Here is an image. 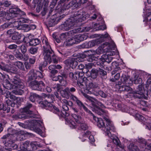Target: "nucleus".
Segmentation results:
<instances>
[{
	"instance_id": "nucleus-1",
	"label": "nucleus",
	"mask_w": 151,
	"mask_h": 151,
	"mask_svg": "<svg viewBox=\"0 0 151 151\" xmlns=\"http://www.w3.org/2000/svg\"><path fill=\"white\" fill-rule=\"evenodd\" d=\"M91 114L93 116V119L97 122L98 127L102 129V130L104 132L106 136L111 137V134L110 131H114L115 129L114 125L108 118V117L106 116L103 117L106 122L105 125V122L101 118L96 117L92 113H91Z\"/></svg>"
},
{
	"instance_id": "nucleus-2",
	"label": "nucleus",
	"mask_w": 151,
	"mask_h": 151,
	"mask_svg": "<svg viewBox=\"0 0 151 151\" xmlns=\"http://www.w3.org/2000/svg\"><path fill=\"white\" fill-rule=\"evenodd\" d=\"M83 15V13L82 11L75 12L73 16L68 19L62 25L63 29L67 31L76 26V23L82 22Z\"/></svg>"
},
{
	"instance_id": "nucleus-3",
	"label": "nucleus",
	"mask_w": 151,
	"mask_h": 151,
	"mask_svg": "<svg viewBox=\"0 0 151 151\" xmlns=\"http://www.w3.org/2000/svg\"><path fill=\"white\" fill-rule=\"evenodd\" d=\"M8 134L4 135L2 137V139H5L6 138H7V137H16V134H17L18 135L17 137H20L21 138V139H19L20 140L22 141L23 140V135L25 134V132L21 130L18 132L12 128H9L8 129Z\"/></svg>"
},
{
	"instance_id": "nucleus-4",
	"label": "nucleus",
	"mask_w": 151,
	"mask_h": 151,
	"mask_svg": "<svg viewBox=\"0 0 151 151\" xmlns=\"http://www.w3.org/2000/svg\"><path fill=\"white\" fill-rule=\"evenodd\" d=\"M29 21V20L28 19L21 17L18 19L17 21L13 20L12 21L10 22V27H15L17 29H22L23 23H28Z\"/></svg>"
},
{
	"instance_id": "nucleus-5",
	"label": "nucleus",
	"mask_w": 151,
	"mask_h": 151,
	"mask_svg": "<svg viewBox=\"0 0 151 151\" xmlns=\"http://www.w3.org/2000/svg\"><path fill=\"white\" fill-rule=\"evenodd\" d=\"M140 144V148L144 150L143 151H151V142L150 140L146 141L142 138H139L137 140Z\"/></svg>"
},
{
	"instance_id": "nucleus-6",
	"label": "nucleus",
	"mask_w": 151,
	"mask_h": 151,
	"mask_svg": "<svg viewBox=\"0 0 151 151\" xmlns=\"http://www.w3.org/2000/svg\"><path fill=\"white\" fill-rule=\"evenodd\" d=\"M29 85L32 89L39 91L44 90L45 87V84L42 81H34L30 83Z\"/></svg>"
},
{
	"instance_id": "nucleus-7",
	"label": "nucleus",
	"mask_w": 151,
	"mask_h": 151,
	"mask_svg": "<svg viewBox=\"0 0 151 151\" xmlns=\"http://www.w3.org/2000/svg\"><path fill=\"white\" fill-rule=\"evenodd\" d=\"M70 99L75 102V103L76 104V105L78 107L79 109L80 110H81L82 109H83L84 110L87 112H90L91 113V112L88 109L82 101L76 96L73 94H71L70 96Z\"/></svg>"
},
{
	"instance_id": "nucleus-8",
	"label": "nucleus",
	"mask_w": 151,
	"mask_h": 151,
	"mask_svg": "<svg viewBox=\"0 0 151 151\" xmlns=\"http://www.w3.org/2000/svg\"><path fill=\"white\" fill-rule=\"evenodd\" d=\"M10 81L14 85V86L12 85L13 88L12 89H13L15 87L19 88H24V86L23 83L19 77L16 76H14L10 79Z\"/></svg>"
},
{
	"instance_id": "nucleus-9",
	"label": "nucleus",
	"mask_w": 151,
	"mask_h": 151,
	"mask_svg": "<svg viewBox=\"0 0 151 151\" xmlns=\"http://www.w3.org/2000/svg\"><path fill=\"white\" fill-rule=\"evenodd\" d=\"M9 77L8 75H4L0 73V79L2 81H5L3 83V87L7 89H11L13 88V86L9 81L7 80L6 78Z\"/></svg>"
},
{
	"instance_id": "nucleus-10",
	"label": "nucleus",
	"mask_w": 151,
	"mask_h": 151,
	"mask_svg": "<svg viewBox=\"0 0 151 151\" xmlns=\"http://www.w3.org/2000/svg\"><path fill=\"white\" fill-rule=\"evenodd\" d=\"M138 91H134L132 95L135 98L141 99L142 98L144 93V88L142 84L138 86Z\"/></svg>"
},
{
	"instance_id": "nucleus-11",
	"label": "nucleus",
	"mask_w": 151,
	"mask_h": 151,
	"mask_svg": "<svg viewBox=\"0 0 151 151\" xmlns=\"http://www.w3.org/2000/svg\"><path fill=\"white\" fill-rule=\"evenodd\" d=\"M44 52L43 55L45 60L48 61L49 63H50L51 62V57L54 55V53L52 50L51 49L45 50H43Z\"/></svg>"
},
{
	"instance_id": "nucleus-12",
	"label": "nucleus",
	"mask_w": 151,
	"mask_h": 151,
	"mask_svg": "<svg viewBox=\"0 0 151 151\" xmlns=\"http://www.w3.org/2000/svg\"><path fill=\"white\" fill-rule=\"evenodd\" d=\"M84 74L82 72H79L78 71L75 72L74 73L70 72L69 74V77L71 79L72 81L75 82L78 79L81 78Z\"/></svg>"
},
{
	"instance_id": "nucleus-13",
	"label": "nucleus",
	"mask_w": 151,
	"mask_h": 151,
	"mask_svg": "<svg viewBox=\"0 0 151 151\" xmlns=\"http://www.w3.org/2000/svg\"><path fill=\"white\" fill-rule=\"evenodd\" d=\"M110 46V44L108 42H106L102 45L101 46L96 50V53L98 54L103 53L107 52L109 50L108 47Z\"/></svg>"
},
{
	"instance_id": "nucleus-14",
	"label": "nucleus",
	"mask_w": 151,
	"mask_h": 151,
	"mask_svg": "<svg viewBox=\"0 0 151 151\" xmlns=\"http://www.w3.org/2000/svg\"><path fill=\"white\" fill-rule=\"evenodd\" d=\"M16 138V137H7V138L4 139V140H3V143L5 146L11 147L12 145L14 143Z\"/></svg>"
},
{
	"instance_id": "nucleus-15",
	"label": "nucleus",
	"mask_w": 151,
	"mask_h": 151,
	"mask_svg": "<svg viewBox=\"0 0 151 151\" xmlns=\"http://www.w3.org/2000/svg\"><path fill=\"white\" fill-rule=\"evenodd\" d=\"M98 73V72L97 70L94 69H92L91 71L86 73V76L88 77H84L83 79H86V80H88L90 78L93 79H95L97 77Z\"/></svg>"
},
{
	"instance_id": "nucleus-16",
	"label": "nucleus",
	"mask_w": 151,
	"mask_h": 151,
	"mask_svg": "<svg viewBox=\"0 0 151 151\" xmlns=\"http://www.w3.org/2000/svg\"><path fill=\"white\" fill-rule=\"evenodd\" d=\"M9 11L10 13L9 14V15L13 18L17 17L19 12H21L23 15L25 14L24 12L21 11L20 9L17 8H10L9 9Z\"/></svg>"
},
{
	"instance_id": "nucleus-17",
	"label": "nucleus",
	"mask_w": 151,
	"mask_h": 151,
	"mask_svg": "<svg viewBox=\"0 0 151 151\" xmlns=\"http://www.w3.org/2000/svg\"><path fill=\"white\" fill-rule=\"evenodd\" d=\"M0 68L1 70L8 72L15 73L17 71L16 68L11 67L7 65H4L3 64H0Z\"/></svg>"
},
{
	"instance_id": "nucleus-18",
	"label": "nucleus",
	"mask_w": 151,
	"mask_h": 151,
	"mask_svg": "<svg viewBox=\"0 0 151 151\" xmlns=\"http://www.w3.org/2000/svg\"><path fill=\"white\" fill-rule=\"evenodd\" d=\"M77 120V121H75L76 123L79 124V129L83 130H87L88 128V126L87 124L83 121V119L81 118L80 119Z\"/></svg>"
},
{
	"instance_id": "nucleus-19",
	"label": "nucleus",
	"mask_w": 151,
	"mask_h": 151,
	"mask_svg": "<svg viewBox=\"0 0 151 151\" xmlns=\"http://www.w3.org/2000/svg\"><path fill=\"white\" fill-rule=\"evenodd\" d=\"M73 113L71 114L72 116L74 119L75 121H78L77 120L80 119L81 117L78 115L79 110L78 108L76 107H72L71 109Z\"/></svg>"
},
{
	"instance_id": "nucleus-20",
	"label": "nucleus",
	"mask_w": 151,
	"mask_h": 151,
	"mask_svg": "<svg viewBox=\"0 0 151 151\" xmlns=\"http://www.w3.org/2000/svg\"><path fill=\"white\" fill-rule=\"evenodd\" d=\"M65 63L69 65L73 68H75L78 64V62L75 59L71 58L67 59Z\"/></svg>"
},
{
	"instance_id": "nucleus-21",
	"label": "nucleus",
	"mask_w": 151,
	"mask_h": 151,
	"mask_svg": "<svg viewBox=\"0 0 151 151\" xmlns=\"http://www.w3.org/2000/svg\"><path fill=\"white\" fill-rule=\"evenodd\" d=\"M121 80L122 83L124 84L131 85L132 83V81H131L129 77L124 74L122 75Z\"/></svg>"
},
{
	"instance_id": "nucleus-22",
	"label": "nucleus",
	"mask_w": 151,
	"mask_h": 151,
	"mask_svg": "<svg viewBox=\"0 0 151 151\" xmlns=\"http://www.w3.org/2000/svg\"><path fill=\"white\" fill-rule=\"evenodd\" d=\"M21 102V98L20 97H17L14 101H12L9 99H8L6 100V103L7 105L8 106H10L11 107H14L16 105V104L17 103L18 104H20Z\"/></svg>"
},
{
	"instance_id": "nucleus-23",
	"label": "nucleus",
	"mask_w": 151,
	"mask_h": 151,
	"mask_svg": "<svg viewBox=\"0 0 151 151\" xmlns=\"http://www.w3.org/2000/svg\"><path fill=\"white\" fill-rule=\"evenodd\" d=\"M75 40L77 43L86 40L88 38V36L86 35L79 34L74 36Z\"/></svg>"
},
{
	"instance_id": "nucleus-24",
	"label": "nucleus",
	"mask_w": 151,
	"mask_h": 151,
	"mask_svg": "<svg viewBox=\"0 0 151 151\" xmlns=\"http://www.w3.org/2000/svg\"><path fill=\"white\" fill-rule=\"evenodd\" d=\"M83 95L86 98L88 99V100L91 102V104L93 107V108H96L97 107H99L96 105V101H97V99L90 96L88 95L85 93L83 94Z\"/></svg>"
},
{
	"instance_id": "nucleus-25",
	"label": "nucleus",
	"mask_w": 151,
	"mask_h": 151,
	"mask_svg": "<svg viewBox=\"0 0 151 151\" xmlns=\"http://www.w3.org/2000/svg\"><path fill=\"white\" fill-rule=\"evenodd\" d=\"M112 67L111 68L114 69L111 72L112 75H113L116 74V73L118 72L120 70V69L119 67H118L119 64L116 62H113L112 63Z\"/></svg>"
},
{
	"instance_id": "nucleus-26",
	"label": "nucleus",
	"mask_w": 151,
	"mask_h": 151,
	"mask_svg": "<svg viewBox=\"0 0 151 151\" xmlns=\"http://www.w3.org/2000/svg\"><path fill=\"white\" fill-rule=\"evenodd\" d=\"M37 70L34 69L31 70L28 73L29 79L32 80L37 78Z\"/></svg>"
},
{
	"instance_id": "nucleus-27",
	"label": "nucleus",
	"mask_w": 151,
	"mask_h": 151,
	"mask_svg": "<svg viewBox=\"0 0 151 151\" xmlns=\"http://www.w3.org/2000/svg\"><path fill=\"white\" fill-rule=\"evenodd\" d=\"M58 20V17L55 18L52 17L49 19L47 24L49 27H52L57 23Z\"/></svg>"
},
{
	"instance_id": "nucleus-28",
	"label": "nucleus",
	"mask_w": 151,
	"mask_h": 151,
	"mask_svg": "<svg viewBox=\"0 0 151 151\" xmlns=\"http://www.w3.org/2000/svg\"><path fill=\"white\" fill-rule=\"evenodd\" d=\"M41 127V125L40 122L37 121H36L35 122V125L33 128L35 131L39 134L42 133V131L40 128V127Z\"/></svg>"
},
{
	"instance_id": "nucleus-29",
	"label": "nucleus",
	"mask_w": 151,
	"mask_h": 151,
	"mask_svg": "<svg viewBox=\"0 0 151 151\" xmlns=\"http://www.w3.org/2000/svg\"><path fill=\"white\" fill-rule=\"evenodd\" d=\"M39 104L41 107L46 109H48V108H46L47 107L50 108L52 106V104L51 103H48L47 101H46L45 100L44 101L40 102Z\"/></svg>"
},
{
	"instance_id": "nucleus-30",
	"label": "nucleus",
	"mask_w": 151,
	"mask_h": 151,
	"mask_svg": "<svg viewBox=\"0 0 151 151\" xmlns=\"http://www.w3.org/2000/svg\"><path fill=\"white\" fill-rule=\"evenodd\" d=\"M66 123L68 124L72 128H76V124L73 120L70 119L68 118H65Z\"/></svg>"
},
{
	"instance_id": "nucleus-31",
	"label": "nucleus",
	"mask_w": 151,
	"mask_h": 151,
	"mask_svg": "<svg viewBox=\"0 0 151 151\" xmlns=\"http://www.w3.org/2000/svg\"><path fill=\"white\" fill-rule=\"evenodd\" d=\"M61 94L63 97L68 99L70 97V93L68 90V87H66L64 90L61 92Z\"/></svg>"
},
{
	"instance_id": "nucleus-32",
	"label": "nucleus",
	"mask_w": 151,
	"mask_h": 151,
	"mask_svg": "<svg viewBox=\"0 0 151 151\" xmlns=\"http://www.w3.org/2000/svg\"><path fill=\"white\" fill-rule=\"evenodd\" d=\"M42 96L45 99L46 101H47L48 103H51V102H52L54 95L52 94L47 95L43 93L42 94Z\"/></svg>"
},
{
	"instance_id": "nucleus-33",
	"label": "nucleus",
	"mask_w": 151,
	"mask_h": 151,
	"mask_svg": "<svg viewBox=\"0 0 151 151\" xmlns=\"http://www.w3.org/2000/svg\"><path fill=\"white\" fill-rule=\"evenodd\" d=\"M92 111L99 115L102 116L103 118L104 116H104L105 114L104 112L102 109L100 108L99 107L93 108L92 109Z\"/></svg>"
},
{
	"instance_id": "nucleus-34",
	"label": "nucleus",
	"mask_w": 151,
	"mask_h": 151,
	"mask_svg": "<svg viewBox=\"0 0 151 151\" xmlns=\"http://www.w3.org/2000/svg\"><path fill=\"white\" fill-rule=\"evenodd\" d=\"M131 81H132V83L134 82L136 84L140 83L142 82V79L135 74L134 75V77L132 78Z\"/></svg>"
},
{
	"instance_id": "nucleus-35",
	"label": "nucleus",
	"mask_w": 151,
	"mask_h": 151,
	"mask_svg": "<svg viewBox=\"0 0 151 151\" xmlns=\"http://www.w3.org/2000/svg\"><path fill=\"white\" fill-rule=\"evenodd\" d=\"M109 36L108 34L106 33L104 35H100V37L99 39H97L96 40V42L97 44H100L104 42L105 38L108 37Z\"/></svg>"
},
{
	"instance_id": "nucleus-36",
	"label": "nucleus",
	"mask_w": 151,
	"mask_h": 151,
	"mask_svg": "<svg viewBox=\"0 0 151 151\" xmlns=\"http://www.w3.org/2000/svg\"><path fill=\"white\" fill-rule=\"evenodd\" d=\"M32 104L28 103L26 106L23 109V111L25 112L26 114H32V111L29 110V109L32 107Z\"/></svg>"
},
{
	"instance_id": "nucleus-37",
	"label": "nucleus",
	"mask_w": 151,
	"mask_h": 151,
	"mask_svg": "<svg viewBox=\"0 0 151 151\" xmlns=\"http://www.w3.org/2000/svg\"><path fill=\"white\" fill-rule=\"evenodd\" d=\"M42 41L44 45L43 46V50H46L51 49L50 45L49 44L48 40L47 38H45L43 39Z\"/></svg>"
},
{
	"instance_id": "nucleus-38",
	"label": "nucleus",
	"mask_w": 151,
	"mask_h": 151,
	"mask_svg": "<svg viewBox=\"0 0 151 151\" xmlns=\"http://www.w3.org/2000/svg\"><path fill=\"white\" fill-rule=\"evenodd\" d=\"M30 142L29 141H25L20 147L21 151H27Z\"/></svg>"
},
{
	"instance_id": "nucleus-39",
	"label": "nucleus",
	"mask_w": 151,
	"mask_h": 151,
	"mask_svg": "<svg viewBox=\"0 0 151 151\" xmlns=\"http://www.w3.org/2000/svg\"><path fill=\"white\" fill-rule=\"evenodd\" d=\"M55 65H50L48 67L49 71L51 74V76H54L58 72V71L55 70Z\"/></svg>"
},
{
	"instance_id": "nucleus-40",
	"label": "nucleus",
	"mask_w": 151,
	"mask_h": 151,
	"mask_svg": "<svg viewBox=\"0 0 151 151\" xmlns=\"http://www.w3.org/2000/svg\"><path fill=\"white\" fill-rule=\"evenodd\" d=\"M14 33V34L12 36V39L13 40H19L22 38L23 40L25 38L24 36H21L20 34H19L17 32H15Z\"/></svg>"
},
{
	"instance_id": "nucleus-41",
	"label": "nucleus",
	"mask_w": 151,
	"mask_h": 151,
	"mask_svg": "<svg viewBox=\"0 0 151 151\" xmlns=\"http://www.w3.org/2000/svg\"><path fill=\"white\" fill-rule=\"evenodd\" d=\"M98 73L100 75V77L103 79H105L106 78L107 73L106 71L104 70L99 68L97 70Z\"/></svg>"
},
{
	"instance_id": "nucleus-42",
	"label": "nucleus",
	"mask_w": 151,
	"mask_h": 151,
	"mask_svg": "<svg viewBox=\"0 0 151 151\" xmlns=\"http://www.w3.org/2000/svg\"><path fill=\"white\" fill-rule=\"evenodd\" d=\"M40 42V40L38 38L33 39L29 42L30 46H36L39 45Z\"/></svg>"
},
{
	"instance_id": "nucleus-43",
	"label": "nucleus",
	"mask_w": 151,
	"mask_h": 151,
	"mask_svg": "<svg viewBox=\"0 0 151 151\" xmlns=\"http://www.w3.org/2000/svg\"><path fill=\"white\" fill-rule=\"evenodd\" d=\"M36 143L35 142H30L27 151H31L36 149L37 148Z\"/></svg>"
},
{
	"instance_id": "nucleus-44",
	"label": "nucleus",
	"mask_w": 151,
	"mask_h": 151,
	"mask_svg": "<svg viewBox=\"0 0 151 151\" xmlns=\"http://www.w3.org/2000/svg\"><path fill=\"white\" fill-rule=\"evenodd\" d=\"M136 118H137L139 121L142 122H144L145 123L148 124L149 123L148 119H146L143 116L139 114H136Z\"/></svg>"
},
{
	"instance_id": "nucleus-45",
	"label": "nucleus",
	"mask_w": 151,
	"mask_h": 151,
	"mask_svg": "<svg viewBox=\"0 0 151 151\" xmlns=\"http://www.w3.org/2000/svg\"><path fill=\"white\" fill-rule=\"evenodd\" d=\"M86 79H83L81 78L80 79L79 81H78L77 82V83L79 87L81 89L84 88V85L85 83H84V81Z\"/></svg>"
},
{
	"instance_id": "nucleus-46",
	"label": "nucleus",
	"mask_w": 151,
	"mask_h": 151,
	"mask_svg": "<svg viewBox=\"0 0 151 151\" xmlns=\"http://www.w3.org/2000/svg\"><path fill=\"white\" fill-rule=\"evenodd\" d=\"M67 77V75L65 73L61 74V75L58 76L57 77H54L52 79L53 81H61L63 80V78H66Z\"/></svg>"
},
{
	"instance_id": "nucleus-47",
	"label": "nucleus",
	"mask_w": 151,
	"mask_h": 151,
	"mask_svg": "<svg viewBox=\"0 0 151 151\" xmlns=\"http://www.w3.org/2000/svg\"><path fill=\"white\" fill-rule=\"evenodd\" d=\"M40 97V96L39 95H37L35 93H31L30 96L29 97V99L30 101L33 102L35 101L36 98H39Z\"/></svg>"
},
{
	"instance_id": "nucleus-48",
	"label": "nucleus",
	"mask_w": 151,
	"mask_h": 151,
	"mask_svg": "<svg viewBox=\"0 0 151 151\" xmlns=\"http://www.w3.org/2000/svg\"><path fill=\"white\" fill-rule=\"evenodd\" d=\"M10 108L9 106L7 105V107H6V105H4L3 104H0V110H2L3 111H7V112H9L10 110Z\"/></svg>"
},
{
	"instance_id": "nucleus-49",
	"label": "nucleus",
	"mask_w": 151,
	"mask_h": 151,
	"mask_svg": "<svg viewBox=\"0 0 151 151\" xmlns=\"http://www.w3.org/2000/svg\"><path fill=\"white\" fill-rule=\"evenodd\" d=\"M67 105V104H63L62 105V109L63 110L65 111V113H63L62 114H60L63 117L65 115L67 116L68 115V114L66 112V111L69 110V108Z\"/></svg>"
},
{
	"instance_id": "nucleus-50",
	"label": "nucleus",
	"mask_w": 151,
	"mask_h": 151,
	"mask_svg": "<svg viewBox=\"0 0 151 151\" xmlns=\"http://www.w3.org/2000/svg\"><path fill=\"white\" fill-rule=\"evenodd\" d=\"M128 149L130 151H139V149L137 147L133 144H130L129 147Z\"/></svg>"
},
{
	"instance_id": "nucleus-51",
	"label": "nucleus",
	"mask_w": 151,
	"mask_h": 151,
	"mask_svg": "<svg viewBox=\"0 0 151 151\" xmlns=\"http://www.w3.org/2000/svg\"><path fill=\"white\" fill-rule=\"evenodd\" d=\"M38 49V47H32L28 50V51L31 54L34 55L37 53Z\"/></svg>"
},
{
	"instance_id": "nucleus-52",
	"label": "nucleus",
	"mask_w": 151,
	"mask_h": 151,
	"mask_svg": "<svg viewBox=\"0 0 151 151\" xmlns=\"http://www.w3.org/2000/svg\"><path fill=\"white\" fill-rule=\"evenodd\" d=\"M116 74L112 75V78H111L110 80L112 82H115L116 80H118L120 78V74L119 72L116 73Z\"/></svg>"
},
{
	"instance_id": "nucleus-53",
	"label": "nucleus",
	"mask_w": 151,
	"mask_h": 151,
	"mask_svg": "<svg viewBox=\"0 0 151 151\" xmlns=\"http://www.w3.org/2000/svg\"><path fill=\"white\" fill-rule=\"evenodd\" d=\"M16 89L13 91V92L16 95H21L23 93V91L19 88H16Z\"/></svg>"
},
{
	"instance_id": "nucleus-54",
	"label": "nucleus",
	"mask_w": 151,
	"mask_h": 151,
	"mask_svg": "<svg viewBox=\"0 0 151 151\" xmlns=\"http://www.w3.org/2000/svg\"><path fill=\"white\" fill-rule=\"evenodd\" d=\"M67 41L66 45H71L75 44H77V42H76L74 37L73 39L68 38L67 39Z\"/></svg>"
},
{
	"instance_id": "nucleus-55",
	"label": "nucleus",
	"mask_w": 151,
	"mask_h": 151,
	"mask_svg": "<svg viewBox=\"0 0 151 151\" xmlns=\"http://www.w3.org/2000/svg\"><path fill=\"white\" fill-rule=\"evenodd\" d=\"M14 65L19 69H23L24 68V65L21 62L19 61L16 62H14Z\"/></svg>"
},
{
	"instance_id": "nucleus-56",
	"label": "nucleus",
	"mask_w": 151,
	"mask_h": 151,
	"mask_svg": "<svg viewBox=\"0 0 151 151\" xmlns=\"http://www.w3.org/2000/svg\"><path fill=\"white\" fill-rule=\"evenodd\" d=\"M92 93L95 95L97 96L98 95H99L101 97L104 98L106 97V95L105 93L102 91H99L98 92H95V91H93Z\"/></svg>"
},
{
	"instance_id": "nucleus-57",
	"label": "nucleus",
	"mask_w": 151,
	"mask_h": 151,
	"mask_svg": "<svg viewBox=\"0 0 151 151\" xmlns=\"http://www.w3.org/2000/svg\"><path fill=\"white\" fill-rule=\"evenodd\" d=\"M15 57L19 60H22L23 58V55L19 51L16 52L14 54Z\"/></svg>"
},
{
	"instance_id": "nucleus-58",
	"label": "nucleus",
	"mask_w": 151,
	"mask_h": 151,
	"mask_svg": "<svg viewBox=\"0 0 151 151\" xmlns=\"http://www.w3.org/2000/svg\"><path fill=\"white\" fill-rule=\"evenodd\" d=\"M32 116L30 115L29 114H22L19 116V118L22 119H28L31 118Z\"/></svg>"
},
{
	"instance_id": "nucleus-59",
	"label": "nucleus",
	"mask_w": 151,
	"mask_h": 151,
	"mask_svg": "<svg viewBox=\"0 0 151 151\" xmlns=\"http://www.w3.org/2000/svg\"><path fill=\"white\" fill-rule=\"evenodd\" d=\"M77 5L78 3H76V0H73L71 1L68 4V6H69V8L73 6L76 8L79 7V6H77Z\"/></svg>"
},
{
	"instance_id": "nucleus-60",
	"label": "nucleus",
	"mask_w": 151,
	"mask_h": 151,
	"mask_svg": "<svg viewBox=\"0 0 151 151\" xmlns=\"http://www.w3.org/2000/svg\"><path fill=\"white\" fill-rule=\"evenodd\" d=\"M129 112L131 115L133 116H135L136 117V114H138V111L137 110H135L132 108H129Z\"/></svg>"
},
{
	"instance_id": "nucleus-61",
	"label": "nucleus",
	"mask_w": 151,
	"mask_h": 151,
	"mask_svg": "<svg viewBox=\"0 0 151 151\" xmlns=\"http://www.w3.org/2000/svg\"><path fill=\"white\" fill-rule=\"evenodd\" d=\"M81 28L80 27H76L71 31V34H74L81 32L82 30H81Z\"/></svg>"
},
{
	"instance_id": "nucleus-62",
	"label": "nucleus",
	"mask_w": 151,
	"mask_h": 151,
	"mask_svg": "<svg viewBox=\"0 0 151 151\" xmlns=\"http://www.w3.org/2000/svg\"><path fill=\"white\" fill-rule=\"evenodd\" d=\"M93 65V64L90 63H88V64L86 65L85 68H84V70H86L87 73L89 72V69L91 68Z\"/></svg>"
},
{
	"instance_id": "nucleus-63",
	"label": "nucleus",
	"mask_w": 151,
	"mask_h": 151,
	"mask_svg": "<svg viewBox=\"0 0 151 151\" xmlns=\"http://www.w3.org/2000/svg\"><path fill=\"white\" fill-rule=\"evenodd\" d=\"M20 47L21 50L23 54H24L27 51V48L25 45H22L20 46Z\"/></svg>"
},
{
	"instance_id": "nucleus-64",
	"label": "nucleus",
	"mask_w": 151,
	"mask_h": 151,
	"mask_svg": "<svg viewBox=\"0 0 151 151\" xmlns=\"http://www.w3.org/2000/svg\"><path fill=\"white\" fill-rule=\"evenodd\" d=\"M147 24L149 25H151V13H149L147 17Z\"/></svg>"
}]
</instances>
